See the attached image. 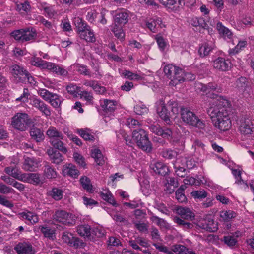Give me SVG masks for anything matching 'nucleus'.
<instances>
[{
	"label": "nucleus",
	"mask_w": 254,
	"mask_h": 254,
	"mask_svg": "<svg viewBox=\"0 0 254 254\" xmlns=\"http://www.w3.org/2000/svg\"><path fill=\"white\" fill-rule=\"evenodd\" d=\"M191 24L195 27L199 26L204 29H207L208 25L202 17H193L191 20Z\"/></svg>",
	"instance_id": "37"
},
{
	"label": "nucleus",
	"mask_w": 254,
	"mask_h": 254,
	"mask_svg": "<svg viewBox=\"0 0 254 254\" xmlns=\"http://www.w3.org/2000/svg\"><path fill=\"white\" fill-rule=\"evenodd\" d=\"M207 113L214 126L221 131L228 130L231 127V121L228 111L224 108L210 107Z\"/></svg>",
	"instance_id": "1"
},
{
	"label": "nucleus",
	"mask_w": 254,
	"mask_h": 254,
	"mask_svg": "<svg viewBox=\"0 0 254 254\" xmlns=\"http://www.w3.org/2000/svg\"><path fill=\"white\" fill-rule=\"evenodd\" d=\"M77 132L81 137L85 140L94 141L95 140L94 135L92 134L91 131L89 129H80L78 130Z\"/></svg>",
	"instance_id": "35"
},
{
	"label": "nucleus",
	"mask_w": 254,
	"mask_h": 254,
	"mask_svg": "<svg viewBox=\"0 0 254 254\" xmlns=\"http://www.w3.org/2000/svg\"><path fill=\"white\" fill-rule=\"evenodd\" d=\"M216 28L219 32L222 34L224 36H227L228 38H230L232 35V32L228 29L223 26L221 22H218L217 23Z\"/></svg>",
	"instance_id": "45"
},
{
	"label": "nucleus",
	"mask_w": 254,
	"mask_h": 254,
	"mask_svg": "<svg viewBox=\"0 0 254 254\" xmlns=\"http://www.w3.org/2000/svg\"><path fill=\"white\" fill-rule=\"evenodd\" d=\"M161 155L165 158L172 159L176 157L177 152L173 150L165 149L161 152Z\"/></svg>",
	"instance_id": "50"
},
{
	"label": "nucleus",
	"mask_w": 254,
	"mask_h": 254,
	"mask_svg": "<svg viewBox=\"0 0 254 254\" xmlns=\"http://www.w3.org/2000/svg\"><path fill=\"white\" fill-rule=\"evenodd\" d=\"M29 104L36 109L39 110L45 116L49 117L51 115V111L46 104L40 99L36 97H31L29 98Z\"/></svg>",
	"instance_id": "12"
},
{
	"label": "nucleus",
	"mask_w": 254,
	"mask_h": 254,
	"mask_svg": "<svg viewBox=\"0 0 254 254\" xmlns=\"http://www.w3.org/2000/svg\"><path fill=\"white\" fill-rule=\"evenodd\" d=\"M155 39L157 43V44L160 49L162 51H164L167 43L165 41L164 39L163 38V37L161 35L157 34L156 35Z\"/></svg>",
	"instance_id": "54"
},
{
	"label": "nucleus",
	"mask_w": 254,
	"mask_h": 254,
	"mask_svg": "<svg viewBox=\"0 0 254 254\" xmlns=\"http://www.w3.org/2000/svg\"><path fill=\"white\" fill-rule=\"evenodd\" d=\"M86 245V244L80 238L74 237L70 246L75 248H83Z\"/></svg>",
	"instance_id": "48"
},
{
	"label": "nucleus",
	"mask_w": 254,
	"mask_h": 254,
	"mask_svg": "<svg viewBox=\"0 0 254 254\" xmlns=\"http://www.w3.org/2000/svg\"><path fill=\"white\" fill-rule=\"evenodd\" d=\"M11 125L13 128L20 131H24L29 127L35 126V121L26 113L18 112L11 118Z\"/></svg>",
	"instance_id": "2"
},
{
	"label": "nucleus",
	"mask_w": 254,
	"mask_h": 254,
	"mask_svg": "<svg viewBox=\"0 0 254 254\" xmlns=\"http://www.w3.org/2000/svg\"><path fill=\"white\" fill-rule=\"evenodd\" d=\"M122 75L125 78L128 79L129 80H138L141 78V76L139 75L133 73L129 70H125L122 73Z\"/></svg>",
	"instance_id": "51"
},
{
	"label": "nucleus",
	"mask_w": 254,
	"mask_h": 254,
	"mask_svg": "<svg viewBox=\"0 0 254 254\" xmlns=\"http://www.w3.org/2000/svg\"><path fill=\"white\" fill-rule=\"evenodd\" d=\"M200 90L207 95L208 97L212 99L217 98L218 95L212 92L222 93L223 88L221 86L215 82H209L207 84L201 83L199 87Z\"/></svg>",
	"instance_id": "9"
},
{
	"label": "nucleus",
	"mask_w": 254,
	"mask_h": 254,
	"mask_svg": "<svg viewBox=\"0 0 254 254\" xmlns=\"http://www.w3.org/2000/svg\"><path fill=\"white\" fill-rule=\"evenodd\" d=\"M129 20V11L126 9H121L116 11V15L114 16L115 24L125 25Z\"/></svg>",
	"instance_id": "14"
},
{
	"label": "nucleus",
	"mask_w": 254,
	"mask_h": 254,
	"mask_svg": "<svg viewBox=\"0 0 254 254\" xmlns=\"http://www.w3.org/2000/svg\"><path fill=\"white\" fill-rule=\"evenodd\" d=\"M181 118L182 121L187 124L199 128H203L205 124L195 115L194 113L187 108H181Z\"/></svg>",
	"instance_id": "7"
},
{
	"label": "nucleus",
	"mask_w": 254,
	"mask_h": 254,
	"mask_svg": "<svg viewBox=\"0 0 254 254\" xmlns=\"http://www.w3.org/2000/svg\"><path fill=\"white\" fill-rule=\"evenodd\" d=\"M5 172L9 176L16 179L19 173L18 170L13 167H7L4 169Z\"/></svg>",
	"instance_id": "57"
},
{
	"label": "nucleus",
	"mask_w": 254,
	"mask_h": 254,
	"mask_svg": "<svg viewBox=\"0 0 254 254\" xmlns=\"http://www.w3.org/2000/svg\"><path fill=\"white\" fill-rule=\"evenodd\" d=\"M166 180L167 182L166 184L168 185V186L173 187V190H174L175 188H176L178 187V183L176 178L172 177H166Z\"/></svg>",
	"instance_id": "61"
},
{
	"label": "nucleus",
	"mask_w": 254,
	"mask_h": 254,
	"mask_svg": "<svg viewBox=\"0 0 254 254\" xmlns=\"http://www.w3.org/2000/svg\"><path fill=\"white\" fill-rule=\"evenodd\" d=\"M159 1L167 9L171 11L176 10L179 7V0H159Z\"/></svg>",
	"instance_id": "29"
},
{
	"label": "nucleus",
	"mask_w": 254,
	"mask_h": 254,
	"mask_svg": "<svg viewBox=\"0 0 254 254\" xmlns=\"http://www.w3.org/2000/svg\"><path fill=\"white\" fill-rule=\"evenodd\" d=\"M77 71L81 74L89 77L99 78L101 76L99 73V67L98 65L93 67L95 73H91L90 70L87 68V66L84 65H78Z\"/></svg>",
	"instance_id": "15"
},
{
	"label": "nucleus",
	"mask_w": 254,
	"mask_h": 254,
	"mask_svg": "<svg viewBox=\"0 0 254 254\" xmlns=\"http://www.w3.org/2000/svg\"><path fill=\"white\" fill-rule=\"evenodd\" d=\"M215 48V45L212 42H204L199 48V55L201 58L208 56L213 52Z\"/></svg>",
	"instance_id": "17"
},
{
	"label": "nucleus",
	"mask_w": 254,
	"mask_h": 254,
	"mask_svg": "<svg viewBox=\"0 0 254 254\" xmlns=\"http://www.w3.org/2000/svg\"><path fill=\"white\" fill-rule=\"evenodd\" d=\"M148 111V108L143 104L142 105H137L134 107V112L137 114L139 115H144L145 114L147 113Z\"/></svg>",
	"instance_id": "49"
},
{
	"label": "nucleus",
	"mask_w": 254,
	"mask_h": 254,
	"mask_svg": "<svg viewBox=\"0 0 254 254\" xmlns=\"http://www.w3.org/2000/svg\"><path fill=\"white\" fill-rule=\"evenodd\" d=\"M18 254H34V250L31 244L26 242H20L14 248Z\"/></svg>",
	"instance_id": "19"
},
{
	"label": "nucleus",
	"mask_w": 254,
	"mask_h": 254,
	"mask_svg": "<svg viewBox=\"0 0 254 254\" xmlns=\"http://www.w3.org/2000/svg\"><path fill=\"white\" fill-rule=\"evenodd\" d=\"M74 24L78 35H81L82 36L84 35V30L86 29V28L90 27L84 20L79 17L75 18Z\"/></svg>",
	"instance_id": "30"
},
{
	"label": "nucleus",
	"mask_w": 254,
	"mask_h": 254,
	"mask_svg": "<svg viewBox=\"0 0 254 254\" xmlns=\"http://www.w3.org/2000/svg\"><path fill=\"white\" fill-rule=\"evenodd\" d=\"M45 62L40 58L35 57L31 60V63L32 65L37 66L43 69Z\"/></svg>",
	"instance_id": "56"
},
{
	"label": "nucleus",
	"mask_w": 254,
	"mask_h": 254,
	"mask_svg": "<svg viewBox=\"0 0 254 254\" xmlns=\"http://www.w3.org/2000/svg\"><path fill=\"white\" fill-rule=\"evenodd\" d=\"M112 31L117 38L121 40L124 39L125 34L122 27H120L117 24H115Z\"/></svg>",
	"instance_id": "47"
},
{
	"label": "nucleus",
	"mask_w": 254,
	"mask_h": 254,
	"mask_svg": "<svg viewBox=\"0 0 254 254\" xmlns=\"http://www.w3.org/2000/svg\"><path fill=\"white\" fill-rule=\"evenodd\" d=\"M11 36L21 43L34 40L37 36L35 30L32 28H22L16 30L10 33Z\"/></svg>",
	"instance_id": "8"
},
{
	"label": "nucleus",
	"mask_w": 254,
	"mask_h": 254,
	"mask_svg": "<svg viewBox=\"0 0 254 254\" xmlns=\"http://www.w3.org/2000/svg\"><path fill=\"white\" fill-rule=\"evenodd\" d=\"M38 94L44 100L48 102L53 93L49 91L46 89H40L38 91Z\"/></svg>",
	"instance_id": "53"
},
{
	"label": "nucleus",
	"mask_w": 254,
	"mask_h": 254,
	"mask_svg": "<svg viewBox=\"0 0 254 254\" xmlns=\"http://www.w3.org/2000/svg\"><path fill=\"white\" fill-rule=\"evenodd\" d=\"M173 221L178 226L182 228L185 231H189L194 227L193 224L188 222L177 216L174 217Z\"/></svg>",
	"instance_id": "27"
},
{
	"label": "nucleus",
	"mask_w": 254,
	"mask_h": 254,
	"mask_svg": "<svg viewBox=\"0 0 254 254\" xmlns=\"http://www.w3.org/2000/svg\"><path fill=\"white\" fill-rule=\"evenodd\" d=\"M31 127L29 132L31 138L37 142L43 141L44 139L43 132L40 129L35 127V126Z\"/></svg>",
	"instance_id": "25"
},
{
	"label": "nucleus",
	"mask_w": 254,
	"mask_h": 254,
	"mask_svg": "<svg viewBox=\"0 0 254 254\" xmlns=\"http://www.w3.org/2000/svg\"><path fill=\"white\" fill-rule=\"evenodd\" d=\"M73 158L76 162L80 166L84 167L86 166V163L84 161L83 157L78 153H75L73 154Z\"/></svg>",
	"instance_id": "59"
},
{
	"label": "nucleus",
	"mask_w": 254,
	"mask_h": 254,
	"mask_svg": "<svg viewBox=\"0 0 254 254\" xmlns=\"http://www.w3.org/2000/svg\"><path fill=\"white\" fill-rule=\"evenodd\" d=\"M161 108V110H158V112L159 116L167 124H170L171 123L170 118L173 115H176L179 113L178 103L175 101L170 100L168 102L167 106L162 105Z\"/></svg>",
	"instance_id": "6"
},
{
	"label": "nucleus",
	"mask_w": 254,
	"mask_h": 254,
	"mask_svg": "<svg viewBox=\"0 0 254 254\" xmlns=\"http://www.w3.org/2000/svg\"><path fill=\"white\" fill-rule=\"evenodd\" d=\"M175 212L185 219L193 220L194 218V214L188 208L178 206L175 208Z\"/></svg>",
	"instance_id": "20"
},
{
	"label": "nucleus",
	"mask_w": 254,
	"mask_h": 254,
	"mask_svg": "<svg viewBox=\"0 0 254 254\" xmlns=\"http://www.w3.org/2000/svg\"><path fill=\"white\" fill-rule=\"evenodd\" d=\"M215 99L219 102L218 104L223 107L229 106L230 105V101L225 96H219L218 95L217 98Z\"/></svg>",
	"instance_id": "60"
},
{
	"label": "nucleus",
	"mask_w": 254,
	"mask_h": 254,
	"mask_svg": "<svg viewBox=\"0 0 254 254\" xmlns=\"http://www.w3.org/2000/svg\"><path fill=\"white\" fill-rule=\"evenodd\" d=\"M126 124L130 128L138 127L140 125L138 121L132 118H129L127 120Z\"/></svg>",
	"instance_id": "58"
},
{
	"label": "nucleus",
	"mask_w": 254,
	"mask_h": 254,
	"mask_svg": "<svg viewBox=\"0 0 254 254\" xmlns=\"http://www.w3.org/2000/svg\"><path fill=\"white\" fill-rule=\"evenodd\" d=\"M195 198L202 199L207 197V192L204 190H194L191 193Z\"/></svg>",
	"instance_id": "55"
},
{
	"label": "nucleus",
	"mask_w": 254,
	"mask_h": 254,
	"mask_svg": "<svg viewBox=\"0 0 254 254\" xmlns=\"http://www.w3.org/2000/svg\"><path fill=\"white\" fill-rule=\"evenodd\" d=\"M80 182L84 189L88 191H91L92 190V185L89 178L86 176L82 177L80 179Z\"/></svg>",
	"instance_id": "43"
},
{
	"label": "nucleus",
	"mask_w": 254,
	"mask_h": 254,
	"mask_svg": "<svg viewBox=\"0 0 254 254\" xmlns=\"http://www.w3.org/2000/svg\"><path fill=\"white\" fill-rule=\"evenodd\" d=\"M38 162L34 158L27 157L25 159L23 168L24 170L34 171L38 167Z\"/></svg>",
	"instance_id": "24"
},
{
	"label": "nucleus",
	"mask_w": 254,
	"mask_h": 254,
	"mask_svg": "<svg viewBox=\"0 0 254 254\" xmlns=\"http://www.w3.org/2000/svg\"><path fill=\"white\" fill-rule=\"evenodd\" d=\"M239 130L241 134L249 135L254 131V123L251 119L242 117L238 122Z\"/></svg>",
	"instance_id": "10"
},
{
	"label": "nucleus",
	"mask_w": 254,
	"mask_h": 254,
	"mask_svg": "<svg viewBox=\"0 0 254 254\" xmlns=\"http://www.w3.org/2000/svg\"><path fill=\"white\" fill-rule=\"evenodd\" d=\"M198 226L210 232H215L218 229V223L210 218H207L200 222Z\"/></svg>",
	"instance_id": "13"
},
{
	"label": "nucleus",
	"mask_w": 254,
	"mask_h": 254,
	"mask_svg": "<svg viewBox=\"0 0 254 254\" xmlns=\"http://www.w3.org/2000/svg\"><path fill=\"white\" fill-rule=\"evenodd\" d=\"M63 191L62 189L54 188L52 190L48 192V195L51 196L55 200L58 201L62 199L63 197Z\"/></svg>",
	"instance_id": "31"
},
{
	"label": "nucleus",
	"mask_w": 254,
	"mask_h": 254,
	"mask_svg": "<svg viewBox=\"0 0 254 254\" xmlns=\"http://www.w3.org/2000/svg\"><path fill=\"white\" fill-rule=\"evenodd\" d=\"M161 134L160 136H161L162 137L164 138L169 139V137H171L172 135V131L170 128L164 127L162 128L161 130Z\"/></svg>",
	"instance_id": "63"
},
{
	"label": "nucleus",
	"mask_w": 254,
	"mask_h": 254,
	"mask_svg": "<svg viewBox=\"0 0 254 254\" xmlns=\"http://www.w3.org/2000/svg\"><path fill=\"white\" fill-rule=\"evenodd\" d=\"M44 174L48 179L55 178L57 176L56 171L48 163L44 165Z\"/></svg>",
	"instance_id": "39"
},
{
	"label": "nucleus",
	"mask_w": 254,
	"mask_h": 254,
	"mask_svg": "<svg viewBox=\"0 0 254 254\" xmlns=\"http://www.w3.org/2000/svg\"><path fill=\"white\" fill-rule=\"evenodd\" d=\"M39 229L45 237L53 240L54 239V237H55V231L54 230L51 229L50 227L44 226H40Z\"/></svg>",
	"instance_id": "44"
},
{
	"label": "nucleus",
	"mask_w": 254,
	"mask_h": 254,
	"mask_svg": "<svg viewBox=\"0 0 254 254\" xmlns=\"http://www.w3.org/2000/svg\"><path fill=\"white\" fill-rule=\"evenodd\" d=\"M132 137L139 148L146 152H151L152 148V144L144 130L139 129L134 130Z\"/></svg>",
	"instance_id": "5"
},
{
	"label": "nucleus",
	"mask_w": 254,
	"mask_h": 254,
	"mask_svg": "<svg viewBox=\"0 0 254 254\" xmlns=\"http://www.w3.org/2000/svg\"><path fill=\"white\" fill-rule=\"evenodd\" d=\"M163 70L167 77L171 80L170 84L171 85L175 86L185 80L183 70L172 64L165 65Z\"/></svg>",
	"instance_id": "3"
},
{
	"label": "nucleus",
	"mask_w": 254,
	"mask_h": 254,
	"mask_svg": "<svg viewBox=\"0 0 254 254\" xmlns=\"http://www.w3.org/2000/svg\"><path fill=\"white\" fill-rule=\"evenodd\" d=\"M236 216V213L232 210H224L220 212V217L224 222H230Z\"/></svg>",
	"instance_id": "26"
},
{
	"label": "nucleus",
	"mask_w": 254,
	"mask_h": 254,
	"mask_svg": "<svg viewBox=\"0 0 254 254\" xmlns=\"http://www.w3.org/2000/svg\"><path fill=\"white\" fill-rule=\"evenodd\" d=\"M92 230L91 226L88 224L79 225L77 228V232L79 235L90 240H93Z\"/></svg>",
	"instance_id": "21"
},
{
	"label": "nucleus",
	"mask_w": 254,
	"mask_h": 254,
	"mask_svg": "<svg viewBox=\"0 0 254 254\" xmlns=\"http://www.w3.org/2000/svg\"><path fill=\"white\" fill-rule=\"evenodd\" d=\"M47 153L53 163L59 164L64 160V157L56 150L50 149L47 150Z\"/></svg>",
	"instance_id": "23"
},
{
	"label": "nucleus",
	"mask_w": 254,
	"mask_h": 254,
	"mask_svg": "<svg viewBox=\"0 0 254 254\" xmlns=\"http://www.w3.org/2000/svg\"><path fill=\"white\" fill-rule=\"evenodd\" d=\"M101 105L105 115L109 116L115 111L117 103L115 100L104 99Z\"/></svg>",
	"instance_id": "16"
},
{
	"label": "nucleus",
	"mask_w": 254,
	"mask_h": 254,
	"mask_svg": "<svg viewBox=\"0 0 254 254\" xmlns=\"http://www.w3.org/2000/svg\"><path fill=\"white\" fill-rule=\"evenodd\" d=\"M50 142L55 148L57 149L64 153L67 152V150L64 146L63 142L58 138L51 140Z\"/></svg>",
	"instance_id": "40"
},
{
	"label": "nucleus",
	"mask_w": 254,
	"mask_h": 254,
	"mask_svg": "<svg viewBox=\"0 0 254 254\" xmlns=\"http://www.w3.org/2000/svg\"><path fill=\"white\" fill-rule=\"evenodd\" d=\"M73 237V235L70 233L64 232L62 235V239L63 241L69 245H70Z\"/></svg>",
	"instance_id": "64"
},
{
	"label": "nucleus",
	"mask_w": 254,
	"mask_h": 254,
	"mask_svg": "<svg viewBox=\"0 0 254 254\" xmlns=\"http://www.w3.org/2000/svg\"><path fill=\"white\" fill-rule=\"evenodd\" d=\"M189 250L184 246L181 245H176L173 246L172 252L177 254H186Z\"/></svg>",
	"instance_id": "52"
},
{
	"label": "nucleus",
	"mask_w": 254,
	"mask_h": 254,
	"mask_svg": "<svg viewBox=\"0 0 254 254\" xmlns=\"http://www.w3.org/2000/svg\"><path fill=\"white\" fill-rule=\"evenodd\" d=\"M19 215L23 219L27 220L29 223L31 224H34L37 223L39 220L38 216L30 211L22 212L19 214Z\"/></svg>",
	"instance_id": "28"
},
{
	"label": "nucleus",
	"mask_w": 254,
	"mask_h": 254,
	"mask_svg": "<svg viewBox=\"0 0 254 254\" xmlns=\"http://www.w3.org/2000/svg\"><path fill=\"white\" fill-rule=\"evenodd\" d=\"M83 36L79 35L80 37L86 40L87 42H93L95 41V37L93 31L90 27L86 28V29L84 30Z\"/></svg>",
	"instance_id": "32"
},
{
	"label": "nucleus",
	"mask_w": 254,
	"mask_h": 254,
	"mask_svg": "<svg viewBox=\"0 0 254 254\" xmlns=\"http://www.w3.org/2000/svg\"><path fill=\"white\" fill-rule=\"evenodd\" d=\"M223 241L225 244L231 248L238 246V240L234 235H227L223 237Z\"/></svg>",
	"instance_id": "36"
},
{
	"label": "nucleus",
	"mask_w": 254,
	"mask_h": 254,
	"mask_svg": "<svg viewBox=\"0 0 254 254\" xmlns=\"http://www.w3.org/2000/svg\"><path fill=\"white\" fill-rule=\"evenodd\" d=\"M92 157L98 165H101L105 162L103 156L101 151L98 149H94L92 151Z\"/></svg>",
	"instance_id": "34"
},
{
	"label": "nucleus",
	"mask_w": 254,
	"mask_h": 254,
	"mask_svg": "<svg viewBox=\"0 0 254 254\" xmlns=\"http://www.w3.org/2000/svg\"><path fill=\"white\" fill-rule=\"evenodd\" d=\"M72 214L66 212L64 210H57L53 215V220L55 222L62 224L71 225H73V220L71 219Z\"/></svg>",
	"instance_id": "11"
},
{
	"label": "nucleus",
	"mask_w": 254,
	"mask_h": 254,
	"mask_svg": "<svg viewBox=\"0 0 254 254\" xmlns=\"http://www.w3.org/2000/svg\"><path fill=\"white\" fill-rule=\"evenodd\" d=\"M10 73L16 82H28L34 84L35 80L28 71L23 67L14 64L10 66Z\"/></svg>",
	"instance_id": "4"
},
{
	"label": "nucleus",
	"mask_w": 254,
	"mask_h": 254,
	"mask_svg": "<svg viewBox=\"0 0 254 254\" xmlns=\"http://www.w3.org/2000/svg\"><path fill=\"white\" fill-rule=\"evenodd\" d=\"M64 171L67 175L74 178H76L79 174V172L76 167L71 164H68V166L64 169Z\"/></svg>",
	"instance_id": "38"
},
{
	"label": "nucleus",
	"mask_w": 254,
	"mask_h": 254,
	"mask_svg": "<svg viewBox=\"0 0 254 254\" xmlns=\"http://www.w3.org/2000/svg\"><path fill=\"white\" fill-rule=\"evenodd\" d=\"M63 99L57 94L53 93L48 102L54 108H58L61 105Z\"/></svg>",
	"instance_id": "42"
},
{
	"label": "nucleus",
	"mask_w": 254,
	"mask_h": 254,
	"mask_svg": "<svg viewBox=\"0 0 254 254\" xmlns=\"http://www.w3.org/2000/svg\"><path fill=\"white\" fill-rule=\"evenodd\" d=\"M29 93L27 88H24L23 94L18 98L16 99V101H21L25 103L28 101Z\"/></svg>",
	"instance_id": "62"
},
{
	"label": "nucleus",
	"mask_w": 254,
	"mask_h": 254,
	"mask_svg": "<svg viewBox=\"0 0 254 254\" xmlns=\"http://www.w3.org/2000/svg\"><path fill=\"white\" fill-rule=\"evenodd\" d=\"M29 183L34 185H39L42 184L40 175L38 173H29Z\"/></svg>",
	"instance_id": "41"
},
{
	"label": "nucleus",
	"mask_w": 254,
	"mask_h": 254,
	"mask_svg": "<svg viewBox=\"0 0 254 254\" xmlns=\"http://www.w3.org/2000/svg\"><path fill=\"white\" fill-rule=\"evenodd\" d=\"M150 168L156 174L163 176L167 175L169 172L168 167L164 163L160 162L151 164Z\"/></svg>",
	"instance_id": "18"
},
{
	"label": "nucleus",
	"mask_w": 254,
	"mask_h": 254,
	"mask_svg": "<svg viewBox=\"0 0 254 254\" xmlns=\"http://www.w3.org/2000/svg\"><path fill=\"white\" fill-rule=\"evenodd\" d=\"M46 134L51 140L57 138L63 139L62 132L58 131L55 127L52 126L50 127L47 130Z\"/></svg>",
	"instance_id": "33"
},
{
	"label": "nucleus",
	"mask_w": 254,
	"mask_h": 254,
	"mask_svg": "<svg viewBox=\"0 0 254 254\" xmlns=\"http://www.w3.org/2000/svg\"><path fill=\"white\" fill-rule=\"evenodd\" d=\"M229 64V61L225 60L223 58L219 57L214 61L213 66L219 70L225 71L228 70Z\"/></svg>",
	"instance_id": "22"
},
{
	"label": "nucleus",
	"mask_w": 254,
	"mask_h": 254,
	"mask_svg": "<svg viewBox=\"0 0 254 254\" xmlns=\"http://www.w3.org/2000/svg\"><path fill=\"white\" fill-rule=\"evenodd\" d=\"M101 198L107 201L108 203L112 204L114 206H117L118 204L115 200L112 194L109 192L106 193L101 192Z\"/></svg>",
	"instance_id": "46"
}]
</instances>
